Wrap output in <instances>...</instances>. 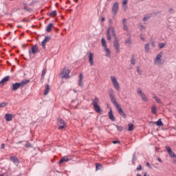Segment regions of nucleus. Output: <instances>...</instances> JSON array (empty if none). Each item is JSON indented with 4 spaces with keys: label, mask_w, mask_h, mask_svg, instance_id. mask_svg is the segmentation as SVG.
<instances>
[{
    "label": "nucleus",
    "mask_w": 176,
    "mask_h": 176,
    "mask_svg": "<svg viewBox=\"0 0 176 176\" xmlns=\"http://www.w3.org/2000/svg\"><path fill=\"white\" fill-rule=\"evenodd\" d=\"M109 94L110 97V100L111 102H113V105L116 106V109H118L120 115L124 118V119H126V116L123 111V109H122V107H120V104H118V102H116V99L115 98V93H113V89H109Z\"/></svg>",
    "instance_id": "obj_1"
},
{
    "label": "nucleus",
    "mask_w": 176,
    "mask_h": 176,
    "mask_svg": "<svg viewBox=\"0 0 176 176\" xmlns=\"http://www.w3.org/2000/svg\"><path fill=\"white\" fill-rule=\"evenodd\" d=\"M69 74H71V70L67 67H65L62 71L60 73V77L65 79H69L71 78V76H69Z\"/></svg>",
    "instance_id": "obj_2"
},
{
    "label": "nucleus",
    "mask_w": 176,
    "mask_h": 176,
    "mask_svg": "<svg viewBox=\"0 0 176 176\" xmlns=\"http://www.w3.org/2000/svg\"><path fill=\"white\" fill-rule=\"evenodd\" d=\"M110 79L111 80V82L113 83V86L117 91H119L120 90V85H119V82H118V78H116V76H111L110 77Z\"/></svg>",
    "instance_id": "obj_3"
},
{
    "label": "nucleus",
    "mask_w": 176,
    "mask_h": 176,
    "mask_svg": "<svg viewBox=\"0 0 176 176\" xmlns=\"http://www.w3.org/2000/svg\"><path fill=\"white\" fill-rule=\"evenodd\" d=\"M98 102H100V100L98 99V98H95L92 100V104H93V107H94L96 112H100V111H101V109L100 108V106L98 105Z\"/></svg>",
    "instance_id": "obj_4"
},
{
    "label": "nucleus",
    "mask_w": 176,
    "mask_h": 176,
    "mask_svg": "<svg viewBox=\"0 0 176 176\" xmlns=\"http://www.w3.org/2000/svg\"><path fill=\"white\" fill-rule=\"evenodd\" d=\"M107 41H111V35H112V36H116V34L115 33V28H109L107 32Z\"/></svg>",
    "instance_id": "obj_5"
},
{
    "label": "nucleus",
    "mask_w": 176,
    "mask_h": 176,
    "mask_svg": "<svg viewBox=\"0 0 176 176\" xmlns=\"http://www.w3.org/2000/svg\"><path fill=\"white\" fill-rule=\"evenodd\" d=\"M137 93L141 97L142 101L144 102H148V96L142 92V89L141 88L137 89Z\"/></svg>",
    "instance_id": "obj_6"
},
{
    "label": "nucleus",
    "mask_w": 176,
    "mask_h": 176,
    "mask_svg": "<svg viewBox=\"0 0 176 176\" xmlns=\"http://www.w3.org/2000/svg\"><path fill=\"white\" fill-rule=\"evenodd\" d=\"M67 127V123L64 120L58 118V130H64Z\"/></svg>",
    "instance_id": "obj_7"
},
{
    "label": "nucleus",
    "mask_w": 176,
    "mask_h": 176,
    "mask_svg": "<svg viewBox=\"0 0 176 176\" xmlns=\"http://www.w3.org/2000/svg\"><path fill=\"white\" fill-rule=\"evenodd\" d=\"M113 46L114 48L116 49L117 53H120V44H119V40H118L117 38H115L114 42H113Z\"/></svg>",
    "instance_id": "obj_8"
},
{
    "label": "nucleus",
    "mask_w": 176,
    "mask_h": 176,
    "mask_svg": "<svg viewBox=\"0 0 176 176\" xmlns=\"http://www.w3.org/2000/svg\"><path fill=\"white\" fill-rule=\"evenodd\" d=\"M162 57V53L157 55V56L154 60V63L156 65H160L162 64V63H161Z\"/></svg>",
    "instance_id": "obj_9"
},
{
    "label": "nucleus",
    "mask_w": 176,
    "mask_h": 176,
    "mask_svg": "<svg viewBox=\"0 0 176 176\" xmlns=\"http://www.w3.org/2000/svg\"><path fill=\"white\" fill-rule=\"evenodd\" d=\"M10 79V76H6L2 80L0 81V86L1 87H3L5 85H6V82Z\"/></svg>",
    "instance_id": "obj_10"
},
{
    "label": "nucleus",
    "mask_w": 176,
    "mask_h": 176,
    "mask_svg": "<svg viewBox=\"0 0 176 176\" xmlns=\"http://www.w3.org/2000/svg\"><path fill=\"white\" fill-rule=\"evenodd\" d=\"M166 151H167L169 156H170V157H176L175 153L173 152V150H171L170 146H166Z\"/></svg>",
    "instance_id": "obj_11"
},
{
    "label": "nucleus",
    "mask_w": 176,
    "mask_h": 176,
    "mask_svg": "<svg viewBox=\"0 0 176 176\" xmlns=\"http://www.w3.org/2000/svg\"><path fill=\"white\" fill-rule=\"evenodd\" d=\"M118 10H119V3L116 2L113 5L112 12L114 13V14H116V13H118Z\"/></svg>",
    "instance_id": "obj_12"
},
{
    "label": "nucleus",
    "mask_w": 176,
    "mask_h": 176,
    "mask_svg": "<svg viewBox=\"0 0 176 176\" xmlns=\"http://www.w3.org/2000/svg\"><path fill=\"white\" fill-rule=\"evenodd\" d=\"M94 54L90 52L89 55V63L90 65L93 66L94 65Z\"/></svg>",
    "instance_id": "obj_13"
},
{
    "label": "nucleus",
    "mask_w": 176,
    "mask_h": 176,
    "mask_svg": "<svg viewBox=\"0 0 176 176\" xmlns=\"http://www.w3.org/2000/svg\"><path fill=\"white\" fill-rule=\"evenodd\" d=\"M30 83V80H23L21 82H18V85L20 87H25L27 86V84Z\"/></svg>",
    "instance_id": "obj_14"
},
{
    "label": "nucleus",
    "mask_w": 176,
    "mask_h": 176,
    "mask_svg": "<svg viewBox=\"0 0 176 176\" xmlns=\"http://www.w3.org/2000/svg\"><path fill=\"white\" fill-rule=\"evenodd\" d=\"M71 159L69 156H64L62 157V159L59 161V164H63V163L66 162H69Z\"/></svg>",
    "instance_id": "obj_15"
},
{
    "label": "nucleus",
    "mask_w": 176,
    "mask_h": 176,
    "mask_svg": "<svg viewBox=\"0 0 176 176\" xmlns=\"http://www.w3.org/2000/svg\"><path fill=\"white\" fill-rule=\"evenodd\" d=\"M49 41H50V36H45V39L41 43V45L43 46V47L45 48V46H46V43H48Z\"/></svg>",
    "instance_id": "obj_16"
},
{
    "label": "nucleus",
    "mask_w": 176,
    "mask_h": 176,
    "mask_svg": "<svg viewBox=\"0 0 176 176\" xmlns=\"http://www.w3.org/2000/svg\"><path fill=\"white\" fill-rule=\"evenodd\" d=\"M12 89L14 91H16L18 90V89H20L19 82H15V83L12 84Z\"/></svg>",
    "instance_id": "obj_17"
},
{
    "label": "nucleus",
    "mask_w": 176,
    "mask_h": 176,
    "mask_svg": "<svg viewBox=\"0 0 176 176\" xmlns=\"http://www.w3.org/2000/svg\"><path fill=\"white\" fill-rule=\"evenodd\" d=\"M5 119L7 122H10L13 119V116L10 113H6L5 115Z\"/></svg>",
    "instance_id": "obj_18"
},
{
    "label": "nucleus",
    "mask_w": 176,
    "mask_h": 176,
    "mask_svg": "<svg viewBox=\"0 0 176 176\" xmlns=\"http://www.w3.org/2000/svg\"><path fill=\"white\" fill-rule=\"evenodd\" d=\"M49 91H50V86L49 85H47L44 90V96H47V94H49Z\"/></svg>",
    "instance_id": "obj_19"
},
{
    "label": "nucleus",
    "mask_w": 176,
    "mask_h": 176,
    "mask_svg": "<svg viewBox=\"0 0 176 176\" xmlns=\"http://www.w3.org/2000/svg\"><path fill=\"white\" fill-rule=\"evenodd\" d=\"M152 96L153 97V98H155L156 102H157V104H162V100H160V98H159V97L156 96V95H155V94H152Z\"/></svg>",
    "instance_id": "obj_20"
},
{
    "label": "nucleus",
    "mask_w": 176,
    "mask_h": 176,
    "mask_svg": "<svg viewBox=\"0 0 176 176\" xmlns=\"http://www.w3.org/2000/svg\"><path fill=\"white\" fill-rule=\"evenodd\" d=\"M36 53H38V47L34 45L32 47V54H36Z\"/></svg>",
    "instance_id": "obj_21"
},
{
    "label": "nucleus",
    "mask_w": 176,
    "mask_h": 176,
    "mask_svg": "<svg viewBox=\"0 0 176 176\" xmlns=\"http://www.w3.org/2000/svg\"><path fill=\"white\" fill-rule=\"evenodd\" d=\"M104 50L106 52V56L111 57V50L108 49V47L106 48H104Z\"/></svg>",
    "instance_id": "obj_22"
},
{
    "label": "nucleus",
    "mask_w": 176,
    "mask_h": 176,
    "mask_svg": "<svg viewBox=\"0 0 176 176\" xmlns=\"http://www.w3.org/2000/svg\"><path fill=\"white\" fill-rule=\"evenodd\" d=\"M109 117L111 120L115 121V117L113 116V112L112 111V110H110V111L109 112Z\"/></svg>",
    "instance_id": "obj_23"
},
{
    "label": "nucleus",
    "mask_w": 176,
    "mask_h": 176,
    "mask_svg": "<svg viewBox=\"0 0 176 176\" xmlns=\"http://www.w3.org/2000/svg\"><path fill=\"white\" fill-rule=\"evenodd\" d=\"M10 160H11V162H13V163H19V159L15 156H11Z\"/></svg>",
    "instance_id": "obj_24"
},
{
    "label": "nucleus",
    "mask_w": 176,
    "mask_h": 176,
    "mask_svg": "<svg viewBox=\"0 0 176 176\" xmlns=\"http://www.w3.org/2000/svg\"><path fill=\"white\" fill-rule=\"evenodd\" d=\"M129 2V0H124L122 2V6L124 10H126L127 9V3Z\"/></svg>",
    "instance_id": "obj_25"
},
{
    "label": "nucleus",
    "mask_w": 176,
    "mask_h": 176,
    "mask_svg": "<svg viewBox=\"0 0 176 176\" xmlns=\"http://www.w3.org/2000/svg\"><path fill=\"white\" fill-rule=\"evenodd\" d=\"M52 28H53V24L52 23H50L46 28V31L47 32H52Z\"/></svg>",
    "instance_id": "obj_26"
},
{
    "label": "nucleus",
    "mask_w": 176,
    "mask_h": 176,
    "mask_svg": "<svg viewBox=\"0 0 176 176\" xmlns=\"http://www.w3.org/2000/svg\"><path fill=\"white\" fill-rule=\"evenodd\" d=\"M151 112L154 115H157V109H156V106L151 107Z\"/></svg>",
    "instance_id": "obj_27"
},
{
    "label": "nucleus",
    "mask_w": 176,
    "mask_h": 176,
    "mask_svg": "<svg viewBox=\"0 0 176 176\" xmlns=\"http://www.w3.org/2000/svg\"><path fill=\"white\" fill-rule=\"evenodd\" d=\"M154 123H155V124H156V126H164L161 118H160L157 122H155Z\"/></svg>",
    "instance_id": "obj_28"
},
{
    "label": "nucleus",
    "mask_w": 176,
    "mask_h": 176,
    "mask_svg": "<svg viewBox=\"0 0 176 176\" xmlns=\"http://www.w3.org/2000/svg\"><path fill=\"white\" fill-rule=\"evenodd\" d=\"M57 16V11L54 10L50 13V17H56Z\"/></svg>",
    "instance_id": "obj_29"
},
{
    "label": "nucleus",
    "mask_w": 176,
    "mask_h": 176,
    "mask_svg": "<svg viewBox=\"0 0 176 176\" xmlns=\"http://www.w3.org/2000/svg\"><path fill=\"white\" fill-rule=\"evenodd\" d=\"M102 46L104 47V49H106L107 47H108L107 46V41H105L104 38H102Z\"/></svg>",
    "instance_id": "obj_30"
},
{
    "label": "nucleus",
    "mask_w": 176,
    "mask_h": 176,
    "mask_svg": "<svg viewBox=\"0 0 176 176\" xmlns=\"http://www.w3.org/2000/svg\"><path fill=\"white\" fill-rule=\"evenodd\" d=\"M128 127V131H133L134 130V125L133 124H129Z\"/></svg>",
    "instance_id": "obj_31"
},
{
    "label": "nucleus",
    "mask_w": 176,
    "mask_h": 176,
    "mask_svg": "<svg viewBox=\"0 0 176 176\" xmlns=\"http://www.w3.org/2000/svg\"><path fill=\"white\" fill-rule=\"evenodd\" d=\"M8 105V102H1L0 103V108H5Z\"/></svg>",
    "instance_id": "obj_32"
},
{
    "label": "nucleus",
    "mask_w": 176,
    "mask_h": 176,
    "mask_svg": "<svg viewBox=\"0 0 176 176\" xmlns=\"http://www.w3.org/2000/svg\"><path fill=\"white\" fill-rule=\"evenodd\" d=\"M149 45H150L149 43H147L144 46L145 51L147 52H149Z\"/></svg>",
    "instance_id": "obj_33"
},
{
    "label": "nucleus",
    "mask_w": 176,
    "mask_h": 176,
    "mask_svg": "<svg viewBox=\"0 0 176 176\" xmlns=\"http://www.w3.org/2000/svg\"><path fill=\"white\" fill-rule=\"evenodd\" d=\"M164 46H166V43H162L159 44L160 49H163V47H164Z\"/></svg>",
    "instance_id": "obj_34"
},
{
    "label": "nucleus",
    "mask_w": 176,
    "mask_h": 176,
    "mask_svg": "<svg viewBox=\"0 0 176 176\" xmlns=\"http://www.w3.org/2000/svg\"><path fill=\"white\" fill-rule=\"evenodd\" d=\"M45 75H46V69H43V73L41 75L42 79H43V78H45Z\"/></svg>",
    "instance_id": "obj_35"
},
{
    "label": "nucleus",
    "mask_w": 176,
    "mask_h": 176,
    "mask_svg": "<svg viewBox=\"0 0 176 176\" xmlns=\"http://www.w3.org/2000/svg\"><path fill=\"white\" fill-rule=\"evenodd\" d=\"M102 166L100 164H96V170H100Z\"/></svg>",
    "instance_id": "obj_36"
},
{
    "label": "nucleus",
    "mask_w": 176,
    "mask_h": 176,
    "mask_svg": "<svg viewBox=\"0 0 176 176\" xmlns=\"http://www.w3.org/2000/svg\"><path fill=\"white\" fill-rule=\"evenodd\" d=\"M78 85H80V87H83V80H79Z\"/></svg>",
    "instance_id": "obj_37"
},
{
    "label": "nucleus",
    "mask_w": 176,
    "mask_h": 176,
    "mask_svg": "<svg viewBox=\"0 0 176 176\" xmlns=\"http://www.w3.org/2000/svg\"><path fill=\"white\" fill-rule=\"evenodd\" d=\"M131 63L132 65H134L135 64V59L134 58V57L131 58Z\"/></svg>",
    "instance_id": "obj_38"
},
{
    "label": "nucleus",
    "mask_w": 176,
    "mask_h": 176,
    "mask_svg": "<svg viewBox=\"0 0 176 176\" xmlns=\"http://www.w3.org/2000/svg\"><path fill=\"white\" fill-rule=\"evenodd\" d=\"M25 148H32V144H31V143H27L25 145Z\"/></svg>",
    "instance_id": "obj_39"
},
{
    "label": "nucleus",
    "mask_w": 176,
    "mask_h": 176,
    "mask_svg": "<svg viewBox=\"0 0 176 176\" xmlns=\"http://www.w3.org/2000/svg\"><path fill=\"white\" fill-rule=\"evenodd\" d=\"M117 130L118 131H123V126H117Z\"/></svg>",
    "instance_id": "obj_40"
},
{
    "label": "nucleus",
    "mask_w": 176,
    "mask_h": 176,
    "mask_svg": "<svg viewBox=\"0 0 176 176\" xmlns=\"http://www.w3.org/2000/svg\"><path fill=\"white\" fill-rule=\"evenodd\" d=\"M125 43H131V41L130 40V38H128L125 40Z\"/></svg>",
    "instance_id": "obj_41"
},
{
    "label": "nucleus",
    "mask_w": 176,
    "mask_h": 176,
    "mask_svg": "<svg viewBox=\"0 0 176 176\" xmlns=\"http://www.w3.org/2000/svg\"><path fill=\"white\" fill-rule=\"evenodd\" d=\"M137 170L138 171H141L142 170V166L141 165H138L137 167Z\"/></svg>",
    "instance_id": "obj_42"
},
{
    "label": "nucleus",
    "mask_w": 176,
    "mask_h": 176,
    "mask_svg": "<svg viewBox=\"0 0 176 176\" xmlns=\"http://www.w3.org/2000/svg\"><path fill=\"white\" fill-rule=\"evenodd\" d=\"M79 80H83V74H80V75H79Z\"/></svg>",
    "instance_id": "obj_43"
},
{
    "label": "nucleus",
    "mask_w": 176,
    "mask_h": 176,
    "mask_svg": "<svg viewBox=\"0 0 176 176\" xmlns=\"http://www.w3.org/2000/svg\"><path fill=\"white\" fill-rule=\"evenodd\" d=\"M112 143L113 144H120V141H119V140H113V142H112Z\"/></svg>",
    "instance_id": "obj_44"
},
{
    "label": "nucleus",
    "mask_w": 176,
    "mask_h": 176,
    "mask_svg": "<svg viewBox=\"0 0 176 176\" xmlns=\"http://www.w3.org/2000/svg\"><path fill=\"white\" fill-rule=\"evenodd\" d=\"M123 27H124V30H125V31H127V25L126 24H124Z\"/></svg>",
    "instance_id": "obj_45"
},
{
    "label": "nucleus",
    "mask_w": 176,
    "mask_h": 176,
    "mask_svg": "<svg viewBox=\"0 0 176 176\" xmlns=\"http://www.w3.org/2000/svg\"><path fill=\"white\" fill-rule=\"evenodd\" d=\"M142 30H145V26L144 25H140V30L142 31Z\"/></svg>",
    "instance_id": "obj_46"
},
{
    "label": "nucleus",
    "mask_w": 176,
    "mask_h": 176,
    "mask_svg": "<svg viewBox=\"0 0 176 176\" xmlns=\"http://www.w3.org/2000/svg\"><path fill=\"white\" fill-rule=\"evenodd\" d=\"M148 19H149V17L145 16V17L143 19V21H146V20H148Z\"/></svg>",
    "instance_id": "obj_47"
},
{
    "label": "nucleus",
    "mask_w": 176,
    "mask_h": 176,
    "mask_svg": "<svg viewBox=\"0 0 176 176\" xmlns=\"http://www.w3.org/2000/svg\"><path fill=\"white\" fill-rule=\"evenodd\" d=\"M146 166L147 167H148L149 168H151V164L149 162L146 163Z\"/></svg>",
    "instance_id": "obj_48"
},
{
    "label": "nucleus",
    "mask_w": 176,
    "mask_h": 176,
    "mask_svg": "<svg viewBox=\"0 0 176 176\" xmlns=\"http://www.w3.org/2000/svg\"><path fill=\"white\" fill-rule=\"evenodd\" d=\"M126 19H124L122 20L123 25L126 24Z\"/></svg>",
    "instance_id": "obj_49"
},
{
    "label": "nucleus",
    "mask_w": 176,
    "mask_h": 176,
    "mask_svg": "<svg viewBox=\"0 0 176 176\" xmlns=\"http://www.w3.org/2000/svg\"><path fill=\"white\" fill-rule=\"evenodd\" d=\"M158 162H160V163H163V161L162 160V159L160 158H157Z\"/></svg>",
    "instance_id": "obj_50"
},
{
    "label": "nucleus",
    "mask_w": 176,
    "mask_h": 176,
    "mask_svg": "<svg viewBox=\"0 0 176 176\" xmlns=\"http://www.w3.org/2000/svg\"><path fill=\"white\" fill-rule=\"evenodd\" d=\"M5 148V144H1V149H4Z\"/></svg>",
    "instance_id": "obj_51"
},
{
    "label": "nucleus",
    "mask_w": 176,
    "mask_h": 176,
    "mask_svg": "<svg viewBox=\"0 0 176 176\" xmlns=\"http://www.w3.org/2000/svg\"><path fill=\"white\" fill-rule=\"evenodd\" d=\"M151 46H153V47H155V42H151Z\"/></svg>",
    "instance_id": "obj_52"
},
{
    "label": "nucleus",
    "mask_w": 176,
    "mask_h": 176,
    "mask_svg": "<svg viewBox=\"0 0 176 176\" xmlns=\"http://www.w3.org/2000/svg\"><path fill=\"white\" fill-rule=\"evenodd\" d=\"M132 162H133V163H134V162H135V156H133V160H132Z\"/></svg>",
    "instance_id": "obj_53"
},
{
    "label": "nucleus",
    "mask_w": 176,
    "mask_h": 176,
    "mask_svg": "<svg viewBox=\"0 0 176 176\" xmlns=\"http://www.w3.org/2000/svg\"><path fill=\"white\" fill-rule=\"evenodd\" d=\"M101 21H102V22L105 21V18H104V17H103V18H102V19H101Z\"/></svg>",
    "instance_id": "obj_54"
},
{
    "label": "nucleus",
    "mask_w": 176,
    "mask_h": 176,
    "mask_svg": "<svg viewBox=\"0 0 176 176\" xmlns=\"http://www.w3.org/2000/svg\"><path fill=\"white\" fill-rule=\"evenodd\" d=\"M140 38L142 39V41H145V39H144V37H142V36H140Z\"/></svg>",
    "instance_id": "obj_55"
},
{
    "label": "nucleus",
    "mask_w": 176,
    "mask_h": 176,
    "mask_svg": "<svg viewBox=\"0 0 176 176\" xmlns=\"http://www.w3.org/2000/svg\"><path fill=\"white\" fill-rule=\"evenodd\" d=\"M0 176H5V173L0 175Z\"/></svg>",
    "instance_id": "obj_56"
},
{
    "label": "nucleus",
    "mask_w": 176,
    "mask_h": 176,
    "mask_svg": "<svg viewBox=\"0 0 176 176\" xmlns=\"http://www.w3.org/2000/svg\"><path fill=\"white\" fill-rule=\"evenodd\" d=\"M170 13H171V12H173V9L170 8Z\"/></svg>",
    "instance_id": "obj_57"
},
{
    "label": "nucleus",
    "mask_w": 176,
    "mask_h": 176,
    "mask_svg": "<svg viewBox=\"0 0 176 176\" xmlns=\"http://www.w3.org/2000/svg\"><path fill=\"white\" fill-rule=\"evenodd\" d=\"M19 144H21V142H19Z\"/></svg>",
    "instance_id": "obj_58"
}]
</instances>
